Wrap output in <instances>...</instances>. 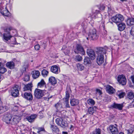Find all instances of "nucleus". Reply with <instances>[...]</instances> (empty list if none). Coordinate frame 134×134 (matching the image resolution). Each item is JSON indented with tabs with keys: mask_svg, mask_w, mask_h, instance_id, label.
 Wrapping results in <instances>:
<instances>
[{
	"mask_svg": "<svg viewBox=\"0 0 134 134\" xmlns=\"http://www.w3.org/2000/svg\"><path fill=\"white\" fill-rule=\"evenodd\" d=\"M119 134H124V133L122 132H120Z\"/></svg>",
	"mask_w": 134,
	"mask_h": 134,
	"instance_id": "62",
	"label": "nucleus"
},
{
	"mask_svg": "<svg viewBox=\"0 0 134 134\" xmlns=\"http://www.w3.org/2000/svg\"><path fill=\"white\" fill-rule=\"evenodd\" d=\"M111 107L113 108L118 109L119 110H121L124 107L123 104H118L114 103L111 105Z\"/></svg>",
	"mask_w": 134,
	"mask_h": 134,
	"instance_id": "17",
	"label": "nucleus"
},
{
	"mask_svg": "<svg viewBox=\"0 0 134 134\" xmlns=\"http://www.w3.org/2000/svg\"><path fill=\"white\" fill-rule=\"evenodd\" d=\"M56 123L59 126L64 128L68 126V123L66 121H64L63 119L61 118H57L56 120Z\"/></svg>",
	"mask_w": 134,
	"mask_h": 134,
	"instance_id": "7",
	"label": "nucleus"
},
{
	"mask_svg": "<svg viewBox=\"0 0 134 134\" xmlns=\"http://www.w3.org/2000/svg\"><path fill=\"white\" fill-rule=\"evenodd\" d=\"M65 46H64L63 48H62V49H65Z\"/></svg>",
	"mask_w": 134,
	"mask_h": 134,
	"instance_id": "63",
	"label": "nucleus"
},
{
	"mask_svg": "<svg viewBox=\"0 0 134 134\" xmlns=\"http://www.w3.org/2000/svg\"><path fill=\"white\" fill-rule=\"evenodd\" d=\"M130 33L132 35L134 36V26L132 27Z\"/></svg>",
	"mask_w": 134,
	"mask_h": 134,
	"instance_id": "46",
	"label": "nucleus"
},
{
	"mask_svg": "<svg viewBox=\"0 0 134 134\" xmlns=\"http://www.w3.org/2000/svg\"><path fill=\"white\" fill-rule=\"evenodd\" d=\"M2 77H1V74H0V80H2Z\"/></svg>",
	"mask_w": 134,
	"mask_h": 134,
	"instance_id": "58",
	"label": "nucleus"
},
{
	"mask_svg": "<svg viewBox=\"0 0 134 134\" xmlns=\"http://www.w3.org/2000/svg\"><path fill=\"white\" fill-rule=\"evenodd\" d=\"M18 110V107L17 106H15L12 109V110L14 111H16Z\"/></svg>",
	"mask_w": 134,
	"mask_h": 134,
	"instance_id": "50",
	"label": "nucleus"
},
{
	"mask_svg": "<svg viewBox=\"0 0 134 134\" xmlns=\"http://www.w3.org/2000/svg\"><path fill=\"white\" fill-rule=\"evenodd\" d=\"M5 107H0V114L3 112L6 111Z\"/></svg>",
	"mask_w": 134,
	"mask_h": 134,
	"instance_id": "47",
	"label": "nucleus"
},
{
	"mask_svg": "<svg viewBox=\"0 0 134 134\" xmlns=\"http://www.w3.org/2000/svg\"><path fill=\"white\" fill-rule=\"evenodd\" d=\"M47 86V85H46L45 81L43 79H42L37 84V87L39 88H42L44 87L46 88Z\"/></svg>",
	"mask_w": 134,
	"mask_h": 134,
	"instance_id": "23",
	"label": "nucleus"
},
{
	"mask_svg": "<svg viewBox=\"0 0 134 134\" xmlns=\"http://www.w3.org/2000/svg\"><path fill=\"white\" fill-rule=\"evenodd\" d=\"M120 0L122 1H125V0Z\"/></svg>",
	"mask_w": 134,
	"mask_h": 134,
	"instance_id": "64",
	"label": "nucleus"
},
{
	"mask_svg": "<svg viewBox=\"0 0 134 134\" xmlns=\"http://www.w3.org/2000/svg\"><path fill=\"white\" fill-rule=\"evenodd\" d=\"M116 125H111L109 127L110 132L112 134H118V130L117 128Z\"/></svg>",
	"mask_w": 134,
	"mask_h": 134,
	"instance_id": "18",
	"label": "nucleus"
},
{
	"mask_svg": "<svg viewBox=\"0 0 134 134\" xmlns=\"http://www.w3.org/2000/svg\"><path fill=\"white\" fill-rule=\"evenodd\" d=\"M20 86L15 85L11 89V95L15 97L18 96L19 95V90L20 89Z\"/></svg>",
	"mask_w": 134,
	"mask_h": 134,
	"instance_id": "4",
	"label": "nucleus"
},
{
	"mask_svg": "<svg viewBox=\"0 0 134 134\" xmlns=\"http://www.w3.org/2000/svg\"><path fill=\"white\" fill-rule=\"evenodd\" d=\"M37 117L36 115L33 114L30 116H27L26 117V119L30 122H32L34 121L35 119Z\"/></svg>",
	"mask_w": 134,
	"mask_h": 134,
	"instance_id": "20",
	"label": "nucleus"
},
{
	"mask_svg": "<svg viewBox=\"0 0 134 134\" xmlns=\"http://www.w3.org/2000/svg\"><path fill=\"white\" fill-rule=\"evenodd\" d=\"M101 130L100 129H96L95 131L93 132V134H100Z\"/></svg>",
	"mask_w": 134,
	"mask_h": 134,
	"instance_id": "43",
	"label": "nucleus"
},
{
	"mask_svg": "<svg viewBox=\"0 0 134 134\" xmlns=\"http://www.w3.org/2000/svg\"><path fill=\"white\" fill-rule=\"evenodd\" d=\"M54 88L52 87L51 86L49 88H48L47 89L48 90H52Z\"/></svg>",
	"mask_w": 134,
	"mask_h": 134,
	"instance_id": "55",
	"label": "nucleus"
},
{
	"mask_svg": "<svg viewBox=\"0 0 134 134\" xmlns=\"http://www.w3.org/2000/svg\"><path fill=\"white\" fill-rule=\"evenodd\" d=\"M111 19L113 22L117 24H118L123 21L124 20V18L122 15L120 14H118L112 17Z\"/></svg>",
	"mask_w": 134,
	"mask_h": 134,
	"instance_id": "5",
	"label": "nucleus"
},
{
	"mask_svg": "<svg viewBox=\"0 0 134 134\" xmlns=\"http://www.w3.org/2000/svg\"><path fill=\"white\" fill-rule=\"evenodd\" d=\"M84 62L86 65L90 64L91 62L90 58L87 57H86L84 59Z\"/></svg>",
	"mask_w": 134,
	"mask_h": 134,
	"instance_id": "36",
	"label": "nucleus"
},
{
	"mask_svg": "<svg viewBox=\"0 0 134 134\" xmlns=\"http://www.w3.org/2000/svg\"><path fill=\"white\" fill-rule=\"evenodd\" d=\"M106 88L107 92L110 94H113L115 92V89L109 85H107Z\"/></svg>",
	"mask_w": 134,
	"mask_h": 134,
	"instance_id": "15",
	"label": "nucleus"
},
{
	"mask_svg": "<svg viewBox=\"0 0 134 134\" xmlns=\"http://www.w3.org/2000/svg\"><path fill=\"white\" fill-rule=\"evenodd\" d=\"M49 82L52 85L54 86L57 83V81L55 78L52 76L50 77L49 78Z\"/></svg>",
	"mask_w": 134,
	"mask_h": 134,
	"instance_id": "22",
	"label": "nucleus"
},
{
	"mask_svg": "<svg viewBox=\"0 0 134 134\" xmlns=\"http://www.w3.org/2000/svg\"><path fill=\"white\" fill-rule=\"evenodd\" d=\"M32 85L31 83H28L26 85H24L23 87L24 91H25L29 90L31 91H32Z\"/></svg>",
	"mask_w": 134,
	"mask_h": 134,
	"instance_id": "21",
	"label": "nucleus"
},
{
	"mask_svg": "<svg viewBox=\"0 0 134 134\" xmlns=\"http://www.w3.org/2000/svg\"><path fill=\"white\" fill-rule=\"evenodd\" d=\"M7 66L9 68L13 69L14 68L15 66L14 63L13 62H7L6 63Z\"/></svg>",
	"mask_w": 134,
	"mask_h": 134,
	"instance_id": "29",
	"label": "nucleus"
},
{
	"mask_svg": "<svg viewBox=\"0 0 134 134\" xmlns=\"http://www.w3.org/2000/svg\"><path fill=\"white\" fill-rule=\"evenodd\" d=\"M55 107L56 108L57 110L58 111H60L62 110V107L61 103L60 102H58L55 105Z\"/></svg>",
	"mask_w": 134,
	"mask_h": 134,
	"instance_id": "32",
	"label": "nucleus"
},
{
	"mask_svg": "<svg viewBox=\"0 0 134 134\" xmlns=\"http://www.w3.org/2000/svg\"><path fill=\"white\" fill-rule=\"evenodd\" d=\"M22 96L26 99L31 100L33 99V96L30 93L25 92L24 94H22Z\"/></svg>",
	"mask_w": 134,
	"mask_h": 134,
	"instance_id": "14",
	"label": "nucleus"
},
{
	"mask_svg": "<svg viewBox=\"0 0 134 134\" xmlns=\"http://www.w3.org/2000/svg\"><path fill=\"white\" fill-rule=\"evenodd\" d=\"M48 71L46 69H43L41 71V74L43 77H46L48 74Z\"/></svg>",
	"mask_w": 134,
	"mask_h": 134,
	"instance_id": "34",
	"label": "nucleus"
},
{
	"mask_svg": "<svg viewBox=\"0 0 134 134\" xmlns=\"http://www.w3.org/2000/svg\"><path fill=\"white\" fill-rule=\"evenodd\" d=\"M106 51V49L104 48L99 47L97 48L96 61L99 65H100L103 63L104 62V55L105 54Z\"/></svg>",
	"mask_w": 134,
	"mask_h": 134,
	"instance_id": "1",
	"label": "nucleus"
},
{
	"mask_svg": "<svg viewBox=\"0 0 134 134\" xmlns=\"http://www.w3.org/2000/svg\"><path fill=\"white\" fill-rule=\"evenodd\" d=\"M77 68L80 71L83 70L84 69V66L83 65L79 63L77 64Z\"/></svg>",
	"mask_w": 134,
	"mask_h": 134,
	"instance_id": "40",
	"label": "nucleus"
},
{
	"mask_svg": "<svg viewBox=\"0 0 134 134\" xmlns=\"http://www.w3.org/2000/svg\"><path fill=\"white\" fill-rule=\"evenodd\" d=\"M70 52V51L69 50H68L67 51V52H66V54L68 53H69Z\"/></svg>",
	"mask_w": 134,
	"mask_h": 134,
	"instance_id": "60",
	"label": "nucleus"
},
{
	"mask_svg": "<svg viewBox=\"0 0 134 134\" xmlns=\"http://www.w3.org/2000/svg\"><path fill=\"white\" fill-rule=\"evenodd\" d=\"M12 118L11 114L9 113H7L4 114L3 117V120L6 124H10Z\"/></svg>",
	"mask_w": 134,
	"mask_h": 134,
	"instance_id": "6",
	"label": "nucleus"
},
{
	"mask_svg": "<svg viewBox=\"0 0 134 134\" xmlns=\"http://www.w3.org/2000/svg\"><path fill=\"white\" fill-rule=\"evenodd\" d=\"M6 69L4 68L3 65L0 68V73L1 74H4L5 72L6 71Z\"/></svg>",
	"mask_w": 134,
	"mask_h": 134,
	"instance_id": "41",
	"label": "nucleus"
},
{
	"mask_svg": "<svg viewBox=\"0 0 134 134\" xmlns=\"http://www.w3.org/2000/svg\"><path fill=\"white\" fill-rule=\"evenodd\" d=\"M108 12L109 14V15H111V14H112L113 13V11L112 10L111 8L109 7H108Z\"/></svg>",
	"mask_w": 134,
	"mask_h": 134,
	"instance_id": "49",
	"label": "nucleus"
},
{
	"mask_svg": "<svg viewBox=\"0 0 134 134\" xmlns=\"http://www.w3.org/2000/svg\"><path fill=\"white\" fill-rule=\"evenodd\" d=\"M34 48L36 50H38L40 48V46L39 44L36 45L35 46Z\"/></svg>",
	"mask_w": 134,
	"mask_h": 134,
	"instance_id": "51",
	"label": "nucleus"
},
{
	"mask_svg": "<svg viewBox=\"0 0 134 134\" xmlns=\"http://www.w3.org/2000/svg\"><path fill=\"white\" fill-rule=\"evenodd\" d=\"M3 3H3H0V12L3 16H8L10 15V13L9 11L7 9L6 7H5L4 10H3L4 8L3 6Z\"/></svg>",
	"mask_w": 134,
	"mask_h": 134,
	"instance_id": "8",
	"label": "nucleus"
},
{
	"mask_svg": "<svg viewBox=\"0 0 134 134\" xmlns=\"http://www.w3.org/2000/svg\"><path fill=\"white\" fill-rule=\"evenodd\" d=\"M47 94L46 96V98L48 99V100L51 98L53 96H50L49 93L46 90H41L40 89L36 88L34 91V95L35 97L37 99H41L43 96Z\"/></svg>",
	"mask_w": 134,
	"mask_h": 134,
	"instance_id": "2",
	"label": "nucleus"
},
{
	"mask_svg": "<svg viewBox=\"0 0 134 134\" xmlns=\"http://www.w3.org/2000/svg\"><path fill=\"white\" fill-rule=\"evenodd\" d=\"M134 97V93L131 91L129 92L127 94V97L130 99H132Z\"/></svg>",
	"mask_w": 134,
	"mask_h": 134,
	"instance_id": "35",
	"label": "nucleus"
},
{
	"mask_svg": "<svg viewBox=\"0 0 134 134\" xmlns=\"http://www.w3.org/2000/svg\"><path fill=\"white\" fill-rule=\"evenodd\" d=\"M87 103L90 105H93L95 103L94 101L92 99H89L87 100Z\"/></svg>",
	"mask_w": 134,
	"mask_h": 134,
	"instance_id": "38",
	"label": "nucleus"
},
{
	"mask_svg": "<svg viewBox=\"0 0 134 134\" xmlns=\"http://www.w3.org/2000/svg\"><path fill=\"white\" fill-rule=\"evenodd\" d=\"M21 118L20 117L17 116H14L12 119H11L10 124L15 125L18 123L20 120Z\"/></svg>",
	"mask_w": 134,
	"mask_h": 134,
	"instance_id": "13",
	"label": "nucleus"
},
{
	"mask_svg": "<svg viewBox=\"0 0 134 134\" xmlns=\"http://www.w3.org/2000/svg\"><path fill=\"white\" fill-rule=\"evenodd\" d=\"M88 37L87 38V39L88 40L89 38L92 40L97 39L98 37V36L96 34V30L94 29L92 30L88 35Z\"/></svg>",
	"mask_w": 134,
	"mask_h": 134,
	"instance_id": "9",
	"label": "nucleus"
},
{
	"mask_svg": "<svg viewBox=\"0 0 134 134\" xmlns=\"http://www.w3.org/2000/svg\"><path fill=\"white\" fill-rule=\"evenodd\" d=\"M24 81H28L30 80V76L28 75H25L24 78Z\"/></svg>",
	"mask_w": 134,
	"mask_h": 134,
	"instance_id": "45",
	"label": "nucleus"
},
{
	"mask_svg": "<svg viewBox=\"0 0 134 134\" xmlns=\"http://www.w3.org/2000/svg\"><path fill=\"white\" fill-rule=\"evenodd\" d=\"M116 94L120 98H123L125 95V92H123L121 91H118L117 92Z\"/></svg>",
	"mask_w": 134,
	"mask_h": 134,
	"instance_id": "30",
	"label": "nucleus"
},
{
	"mask_svg": "<svg viewBox=\"0 0 134 134\" xmlns=\"http://www.w3.org/2000/svg\"><path fill=\"white\" fill-rule=\"evenodd\" d=\"M105 7L103 5H102L100 7L99 9L101 10H104Z\"/></svg>",
	"mask_w": 134,
	"mask_h": 134,
	"instance_id": "52",
	"label": "nucleus"
},
{
	"mask_svg": "<svg viewBox=\"0 0 134 134\" xmlns=\"http://www.w3.org/2000/svg\"><path fill=\"white\" fill-rule=\"evenodd\" d=\"M63 134H66L67 133L66 132H63Z\"/></svg>",
	"mask_w": 134,
	"mask_h": 134,
	"instance_id": "59",
	"label": "nucleus"
},
{
	"mask_svg": "<svg viewBox=\"0 0 134 134\" xmlns=\"http://www.w3.org/2000/svg\"><path fill=\"white\" fill-rule=\"evenodd\" d=\"M119 82L123 85H125L126 82V79L125 76L123 75H119L118 77Z\"/></svg>",
	"mask_w": 134,
	"mask_h": 134,
	"instance_id": "11",
	"label": "nucleus"
},
{
	"mask_svg": "<svg viewBox=\"0 0 134 134\" xmlns=\"http://www.w3.org/2000/svg\"><path fill=\"white\" fill-rule=\"evenodd\" d=\"M79 100L78 99H73L70 100V103L72 106H74L77 105L79 103Z\"/></svg>",
	"mask_w": 134,
	"mask_h": 134,
	"instance_id": "24",
	"label": "nucleus"
},
{
	"mask_svg": "<svg viewBox=\"0 0 134 134\" xmlns=\"http://www.w3.org/2000/svg\"><path fill=\"white\" fill-rule=\"evenodd\" d=\"M50 71L52 72L55 74H57L60 72V69L59 67L56 65H54L51 66L50 69Z\"/></svg>",
	"mask_w": 134,
	"mask_h": 134,
	"instance_id": "16",
	"label": "nucleus"
},
{
	"mask_svg": "<svg viewBox=\"0 0 134 134\" xmlns=\"http://www.w3.org/2000/svg\"><path fill=\"white\" fill-rule=\"evenodd\" d=\"M127 24L129 26L134 25V18H128L127 21Z\"/></svg>",
	"mask_w": 134,
	"mask_h": 134,
	"instance_id": "28",
	"label": "nucleus"
},
{
	"mask_svg": "<svg viewBox=\"0 0 134 134\" xmlns=\"http://www.w3.org/2000/svg\"><path fill=\"white\" fill-rule=\"evenodd\" d=\"M32 77L34 79L38 78L40 76V72L38 70H35L32 73Z\"/></svg>",
	"mask_w": 134,
	"mask_h": 134,
	"instance_id": "25",
	"label": "nucleus"
},
{
	"mask_svg": "<svg viewBox=\"0 0 134 134\" xmlns=\"http://www.w3.org/2000/svg\"><path fill=\"white\" fill-rule=\"evenodd\" d=\"M74 127L72 125H70V129L71 131H73L74 130Z\"/></svg>",
	"mask_w": 134,
	"mask_h": 134,
	"instance_id": "54",
	"label": "nucleus"
},
{
	"mask_svg": "<svg viewBox=\"0 0 134 134\" xmlns=\"http://www.w3.org/2000/svg\"><path fill=\"white\" fill-rule=\"evenodd\" d=\"M3 65L2 63L0 62V68Z\"/></svg>",
	"mask_w": 134,
	"mask_h": 134,
	"instance_id": "57",
	"label": "nucleus"
},
{
	"mask_svg": "<svg viewBox=\"0 0 134 134\" xmlns=\"http://www.w3.org/2000/svg\"><path fill=\"white\" fill-rule=\"evenodd\" d=\"M100 27L102 28L103 29H104V23H102L101 25L100 26Z\"/></svg>",
	"mask_w": 134,
	"mask_h": 134,
	"instance_id": "53",
	"label": "nucleus"
},
{
	"mask_svg": "<svg viewBox=\"0 0 134 134\" xmlns=\"http://www.w3.org/2000/svg\"><path fill=\"white\" fill-rule=\"evenodd\" d=\"M14 40H15V41H14V43H13V44H18V43H17V42L16 41V38H14Z\"/></svg>",
	"mask_w": 134,
	"mask_h": 134,
	"instance_id": "56",
	"label": "nucleus"
},
{
	"mask_svg": "<svg viewBox=\"0 0 134 134\" xmlns=\"http://www.w3.org/2000/svg\"><path fill=\"white\" fill-rule=\"evenodd\" d=\"M96 92V94H99V95H100L102 94L101 91L99 89H97Z\"/></svg>",
	"mask_w": 134,
	"mask_h": 134,
	"instance_id": "48",
	"label": "nucleus"
},
{
	"mask_svg": "<svg viewBox=\"0 0 134 134\" xmlns=\"http://www.w3.org/2000/svg\"><path fill=\"white\" fill-rule=\"evenodd\" d=\"M93 12L94 13L93 16H94L95 19L97 18V16H100L101 15V14L99 13V10H96L95 11H94Z\"/></svg>",
	"mask_w": 134,
	"mask_h": 134,
	"instance_id": "37",
	"label": "nucleus"
},
{
	"mask_svg": "<svg viewBox=\"0 0 134 134\" xmlns=\"http://www.w3.org/2000/svg\"><path fill=\"white\" fill-rule=\"evenodd\" d=\"M38 131L37 132L38 133L41 134H46L47 132L46 131L43 127H38L37 129Z\"/></svg>",
	"mask_w": 134,
	"mask_h": 134,
	"instance_id": "26",
	"label": "nucleus"
},
{
	"mask_svg": "<svg viewBox=\"0 0 134 134\" xmlns=\"http://www.w3.org/2000/svg\"><path fill=\"white\" fill-rule=\"evenodd\" d=\"M51 127L54 133H57L59 131V129L56 126L54 125H51Z\"/></svg>",
	"mask_w": 134,
	"mask_h": 134,
	"instance_id": "33",
	"label": "nucleus"
},
{
	"mask_svg": "<svg viewBox=\"0 0 134 134\" xmlns=\"http://www.w3.org/2000/svg\"><path fill=\"white\" fill-rule=\"evenodd\" d=\"M118 26V30L120 31H123L126 27V25L124 23H120Z\"/></svg>",
	"mask_w": 134,
	"mask_h": 134,
	"instance_id": "27",
	"label": "nucleus"
},
{
	"mask_svg": "<svg viewBox=\"0 0 134 134\" xmlns=\"http://www.w3.org/2000/svg\"><path fill=\"white\" fill-rule=\"evenodd\" d=\"M126 131L128 133L131 134L133 133V132L134 131V128L133 127H131V128L129 129L126 130Z\"/></svg>",
	"mask_w": 134,
	"mask_h": 134,
	"instance_id": "44",
	"label": "nucleus"
},
{
	"mask_svg": "<svg viewBox=\"0 0 134 134\" xmlns=\"http://www.w3.org/2000/svg\"><path fill=\"white\" fill-rule=\"evenodd\" d=\"M1 28L4 30V33L3 35V39L7 41H8L13 37L10 33V30L12 29V27L9 26L4 28L2 27Z\"/></svg>",
	"mask_w": 134,
	"mask_h": 134,
	"instance_id": "3",
	"label": "nucleus"
},
{
	"mask_svg": "<svg viewBox=\"0 0 134 134\" xmlns=\"http://www.w3.org/2000/svg\"><path fill=\"white\" fill-rule=\"evenodd\" d=\"M109 23H110L111 24H113V22H112L111 21H109Z\"/></svg>",
	"mask_w": 134,
	"mask_h": 134,
	"instance_id": "61",
	"label": "nucleus"
},
{
	"mask_svg": "<svg viewBox=\"0 0 134 134\" xmlns=\"http://www.w3.org/2000/svg\"><path fill=\"white\" fill-rule=\"evenodd\" d=\"M82 57L79 55L76 56L75 58V60L77 62L81 61L82 60Z\"/></svg>",
	"mask_w": 134,
	"mask_h": 134,
	"instance_id": "39",
	"label": "nucleus"
},
{
	"mask_svg": "<svg viewBox=\"0 0 134 134\" xmlns=\"http://www.w3.org/2000/svg\"><path fill=\"white\" fill-rule=\"evenodd\" d=\"M97 107L96 106L92 107H90L88 109L89 113L91 114H92L97 109Z\"/></svg>",
	"mask_w": 134,
	"mask_h": 134,
	"instance_id": "31",
	"label": "nucleus"
},
{
	"mask_svg": "<svg viewBox=\"0 0 134 134\" xmlns=\"http://www.w3.org/2000/svg\"><path fill=\"white\" fill-rule=\"evenodd\" d=\"M71 92V90L70 87L69 86H67L66 91L65 92V98H63V100H64L65 99L69 100L70 97V93Z\"/></svg>",
	"mask_w": 134,
	"mask_h": 134,
	"instance_id": "19",
	"label": "nucleus"
},
{
	"mask_svg": "<svg viewBox=\"0 0 134 134\" xmlns=\"http://www.w3.org/2000/svg\"><path fill=\"white\" fill-rule=\"evenodd\" d=\"M75 53L77 54L80 53L82 55H84L85 53L83 47L80 44H77L76 46V49L74 51Z\"/></svg>",
	"mask_w": 134,
	"mask_h": 134,
	"instance_id": "10",
	"label": "nucleus"
},
{
	"mask_svg": "<svg viewBox=\"0 0 134 134\" xmlns=\"http://www.w3.org/2000/svg\"><path fill=\"white\" fill-rule=\"evenodd\" d=\"M87 53L91 59L94 60L95 58V54L94 51L92 49H88L87 50Z\"/></svg>",
	"mask_w": 134,
	"mask_h": 134,
	"instance_id": "12",
	"label": "nucleus"
},
{
	"mask_svg": "<svg viewBox=\"0 0 134 134\" xmlns=\"http://www.w3.org/2000/svg\"><path fill=\"white\" fill-rule=\"evenodd\" d=\"M64 103L65 105V107L66 108H70V107L69 104V100L65 99Z\"/></svg>",
	"mask_w": 134,
	"mask_h": 134,
	"instance_id": "42",
	"label": "nucleus"
}]
</instances>
